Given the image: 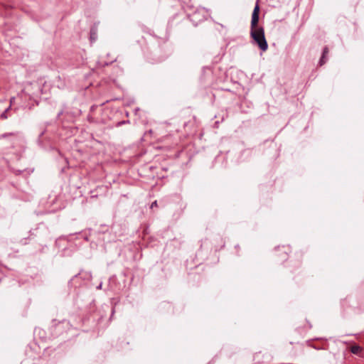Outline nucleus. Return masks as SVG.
Returning a JSON list of instances; mask_svg holds the SVG:
<instances>
[{"label":"nucleus","instance_id":"f257e3e1","mask_svg":"<svg viewBox=\"0 0 364 364\" xmlns=\"http://www.w3.org/2000/svg\"><path fill=\"white\" fill-rule=\"evenodd\" d=\"M252 38L262 52L267 50L268 43L265 38L264 28L257 27L252 30Z\"/></svg>","mask_w":364,"mask_h":364},{"label":"nucleus","instance_id":"f03ea898","mask_svg":"<svg viewBox=\"0 0 364 364\" xmlns=\"http://www.w3.org/2000/svg\"><path fill=\"white\" fill-rule=\"evenodd\" d=\"M153 59L156 62H161L164 60L169 55V51L167 48L166 43H164L161 46L154 47L151 51Z\"/></svg>","mask_w":364,"mask_h":364},{"label":"nucleus","instance_id":"7ed1b4c3","mask_svg":"<svg viewBox=\"0 0 364 364\" xmlns=\"http://www.w3.org/2000/svg\"><path fill=\"white\" fill-rule=\"evenodd\" d=\"M0 139H6L11 148L16 147L22 141V136L19 132H8L0 134Z\"/></svg>","mask_w":364,"mask_h":364},{"label":"nucleus","instance_id":"20e7f679","mask_svg":"<svg viewBox=\"0 0 364 364\" xmlns=\"http://www.w3.org/2000/svg\"><path fill=\"white\" fill-rule=\"evenodd\" d=\"M291 252V247L289 245L279 246L274 250V257L279 262H283L288 259Z\"/></svg>","mask_w":364,"mask_h":364},{"label":"nucleus","instance_id":"39448f33","mask_svg":"<svg viewBox=\"0 0 364 364\" xmlns=\"http://www.w3.org/2000/svg\"><path fill=\"white\" fill-rule=\"evenodd\" d=\"M207 11L205 9H197L192 14L190 15L191 21L195 24L203 21L206 19Z\"/></svg>","mask_w":364,"mask_h":364},{"label":"nucleus","instance_id":"423d86ee","mask_svg":"<svg viewBox=\"0 0 364 364\" xmlns=\"http://www.w3.org/2000/svg\"><path fill=\"white\" fill-rule=\"evenodd\" d=\"M347 344L348 345V349L351 353L360 358L364 357V348L363 347L352 342L347 343Z\"/></svg>","mask_w":364,"mask_h":364},{"label":"nucleus","instance_id":"0eeeda50","mask_svg":"<svg viewBox=\"0 0 364 364\" xmlns=\"http://www.w3.org/2000/svg\"><path fill=\"white\" fill-rule=\"evenodd\" d=\"M328 54H329V48L327 46H326L323 48L322 54H321V56L318 61V66H320V67L323 66L328 61Z\"/></svg>","mask_w":364,"mask_h":364},{"label":"nucleus","instance_id":"6e6552de","mask_svg":"<svg viewBox=\"0 0 364 364\" xmlns=\"http://www.w3.org/2000/svg\"><path fill=\"white\" fill-rule=\"evenodd\" d=\"M352 307V301L348 299L345 298L341 301V308L343 312H347Z\"/></svg>","mask_w":364,"mask_h":364},{"label":"nucleus","instance_id":"1a4fd4ad","mask_svg":"<svg viewBox=\"0 0 364 364\" xmlns=\"http://www.w3.org/2000/svg\"><path fill=\"white\" fill-rule=\"evenodd\" d=\"M304 255V253L301 250L296 252L295 253V259H294L295 264L294 266V268L299 267V266L300 264V259L303 257Z\"/></svg>","mask_w":364,"mask_h":364},{"label":"nucleus","instance_id":"9d476101","mask_svg":"<svg viewBox=\"0 0 364 364\" xmlns=\"http://www.w3.org/2000/svg\"><path fill=\"white\" fill-rule=\"evenodd\" d=\"M97 38V28L95 26H93L90 28V39L91 43L95 42Z\"/></svg>","mask_w":364,"mask_h":364},{"label":"nucleus","instance_id":"9b49d317","mask_svg":"<svg viewBox=\"0 0 364 364\" xmlns=\"http://www.w3.org/2000/svg\"><path fill=\"white\" fill-rule=\"evenodd\" d=\"M258 22L259 15L252 14V30H254L255 28H257Z\"/></svg>","mask_w":364,"mask_h":364},{"label":"nucleus","instance_id":"f8f14e48","mask_svg":"<svg viewBox=\"0 0 364 364\" xmlns=\"http://www.w3.org/2000/svg\"><path fill=\"white\" fill-rule=\"evenodd\" d=\"M11 109V105L6 108L1 114L0 116V118L2 119H6L8 118V114H7V112H9V110Z\"/></svg>","mask_w":364,"mask_h":364},{"label":"nucleus","instance_id":"ddd939ff","mask_svg":"<svg viewBox=\"0 0 364 364\" xmlns=\"http://www.w3.org/2000/svg\"><path fill=\"white\" fill-rule=\"evenodd\" d=\"M259 8L258 4H257L254 8V10H253V12L252 14L259 15Z\"/></svg>","mask_w":364,"mask_h":364},{"label":"nucleus","instance_id":"4468645a","mask_svg":"<svg viewBox=\"0 0 364 364\" xmlns=\"http://www.w3.org/2000/svg\"><path fill=\"white\" fill-rule=\"evenodd\" d=\"M129 123V120H124V121H120L119 122H117V127H119V126H122V124H128Z\"/></svg>","mask_w":364,"mask_h":364},{"label":"nucleus","instance_id":"2eb2a0df","mask_svg":"<svg viewBox=\"0 0 364 364\" xmlns=\"http://www.w3.org/2000/svg\"><path fill=\"white\" fill-rule=\"evenodd\" d=\"M65 111L64 109H61L58 113V115H57V118L59 119L61 115H63L64 114Z\"/></svg>","mask_w":364,"mask_h":364},{"label":"nucleus","instance_id":"dca6fc26","mask_svg":"<svg viewBox=\"0 0 364 364\" xmlns=\"http://www.w3.org/2000/svg\"><path fill=\"white\" fill-rule=\"evenodd\" d=\"M158 206V204H157V201L156 200H154L151 205V208H153L154 207H157Z\"/></svg>","mask_w":364,"mask_h":364},{"label":"nucleus","instance_id":"f3484780","mask_svg":"<svg viewBox=\"0 0 364 364\" xmlns=\"http://www.w3.org/2000/svg\"><path fill=\"white\" fill-rule=\"evenodd\" d=\"M80 275V273L77 274H75L69 282V283H72L75 279H77L78 277V276Z\"/></svg>","mask_w":364,"mask_h":364},{"label":"nucleus","instance_id":"a211bd4d","mask_svg":"<svg viewBox=\"0 0 364 364\" xmlns=\"http://www.w3.org/2000/svg\"><path fill=\"white\" fill-rule=\"evenodd\" d=\"M353 311L355 313H360V309H357V308H353Z\"/></svg>","mask_w":364,"mask_h":364},{"label":"nucleus","instance_id":"6ab92c4d","mask_svg":"<svg viewBox=\"0 0 364 364\" xmlns=\"http://www.w3.org/2000/svg\"><path fill=\"white\" fill-rule=\"evenodd\" d=\"M102 287V282H100L98 286H97V289H101Z\"/></svg>","mask_w":364,"mask_h":364},{"label":"nucleus","instance_id":"aec40b11","mask_svg":"<svg viewBox=\"0 0 364 364\" xmlns=\"http://www.w3.org/2000/svg\"><path fill=\"white\" fill-rule=\"evenodd\" d=\"M221 90L227 92H231V90L229 88H221Z\"/></svg>","mask_w":364,"mask_h":364},{"label":"nucleus","instance_id":"412c9836","mask_svg":"<svg viewBox=\"0 0 364 364\" xmlns=\"http://www.w3.org/2000/svg\"><path fill=\"white\" fill-rule=\"evenodd\" d=\"M221 90L227 92H231V90L229 88H221Z\"/></svg>","mask_w":364,"mask_h":364},{"label":"nucleus","instance_id":"4be33fe9","mask_svg":"<svg viewBox=\"0 0 364 364\" xmlns=\"http://www.w3.org/2000/svg\"><path fill=\"white\" fill-rule=\"evenodd\" d=\"M15 100V97H11L10 100V103L12 104L14 101ZM11 106V105H10Z\"/></svg>","mask_w":364,"mask_h":364},{"label":"nucleus","instance_id":"5701e85b","mask_svg":"<svg viewBox=\"0 0 364 364\" xmlns=\"http://www.w3.org/2000/svg\"><path fill=\"white\" fill-rule=\"evenodd\" d=\"M21 173V171L18 170L16 173V174H20Z\"/></svg>","mask_w":364,"mask_h":364},{"label":"nucleus","instance_id":"b1692460","mask_svg":"<svg viewBox=\"0 0 364 364\" xmlns=\"http://www.w3.org/2000/svg\"><path fill=\"white\" fill-rule=\"evenodd\" d=\"M91 119H92V118H91L90 117H88V119H89V121H90V122H92V121L91 120Z\"/></svg>","mask_w":364,"mask_h":364}]
</instances>
